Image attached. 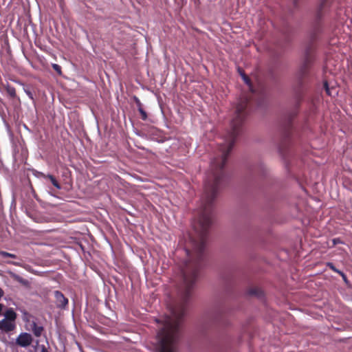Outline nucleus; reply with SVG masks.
I'll use <instances>...</instances> for the list:
<instances>
[{"label":"nucleus","instance_id":"nucleus-1","mask_svg":"<svg viewBox=\"0 0 352 352\" xmlns=\"http://www.w3.org/2000/svg\"><path fill=\"white\" fill-rule=\"evenodd\" d=\"M210 226H193L196 238H190L192 252L186 250L189 259L181 270V282L178 286V299L170 307V314L163 322V327L157 333V352H177L179 331L186 305L190 299L199 276L204 257V250Z\"/></svg>","mask_w":352,"mask_h":352},{"label":"nucleus","instance_id":"nucleus-2","mask_svg":"<svg viewBox=\"0 0 352 352\" xmlns=\"http://www.w3.org/2000/svg\"><path fill=\"white\" fill-rule=\"evenodd\" d=\"M331 3V0H320L315 16V21L313 29L311 32V36L314 38L317 34L322 31V27L320 24V20L322 19L323 12L327 9Z\"/></svg>","mask_w":352,"mask_h":352},{"label":"nucleus","instance_id":"nucleus-3","mask_svg":"<svg viewBox=\"0 0 352 352\" xmlns=\"http://www.w3.org/2000/svg\"><path fill=\"white\" fill-rule=\"evenodd\" d=\"M32 342V337L28 333H21L16 340V343L20 346L27 347Z\"/></svg>","mask_w":352,"mask_h":352},{"label":"nucleus","instance_id":"nucleus-4","mask_svg":"<svg viewBox=\"0 0 352 352\" xmlns=\"http://www.w3.org/2000/svg\"><path fill=\"white\" fill-rule=\"evenodd\" d=\"M54 297L57 307L65 309L68 304V299L65 297L63 294L61 292L56 290L54 292Z\"/></svg>","mask_w":352,"mask_h":352},{"label":"nucleus","instance_id":"nucleus-5","mask_svg":"<svg viewBox=\"0 0 352 352\" xmlns=\"http://www.w3.org/2000/svg\"><path fill=\"white\" fill-rule=\"evenodd\" d=\"M14 329V324L11 321L6 319L0 320V329L5 331L6 332H9L12 331Z\"/></svg>","mask_w":352,"mask_h":352},{"label":"nucleus","instance_id":"nucleus-6","mask_svg":"<svg viewBox=\"0 0 352 352\" xmlns=\"http://www.w3.org/2000/svg\"><path fill=\"white\" fill-rule=\"evenodd\" d=\"M10 276L15 281L19 283L23 286H24L27 288H29L30 287V283L28 280L25 279L23 277H21V276H19L15 273H13V272L10 273Z\"/></svg>","mask_w":352,"mask_h":352},{"label":"nucleus","instance_id":"nucleus-7","mask_svg":"<svg viewBox=\"0 0 352 352\" xmlns=\"http://www.w3.org/2000/svg\"><path fill=\"white\" fill-rule=\"evenodd\" d=\"M310 58L307 56L305 58V60L303 63V64L301 65L300 69H299V73H298V75H299V78H301L304 75L306 74L307 70H308V68H309V64H310Z\"/></svg>","mask_w":352,"mask_h":352},{"label":"nucleus","instance_id":"nucleus-8","mask_svg":"<svg viewBox=\"0 0 352 352\" xmlns=\"http://www.w3.org/2000/svg\"><path fill=\"white\" fill-rule=\"evenodd\" d=\"M32 331L34 335L38 338L41 336L43 331H44V328L43 326H38L35 321H32Z\"/></svg>","mask_w":352,"mask_h":352},{"label":"nucleus","instance_id":"nucleus-9","mask_svg":"<svg viewBox=\"0 0 352 352\" xmlns=\"http://www.w3.org/2000/svg\"><path fill=\"white\" fill-rule=\"evenodd\" d=\"M16 318V314L12 309H8L5 313V318L9 321H14Z\"/></svg>","mask_w":352,"mask_h":352},{"label":"nucleus","instance_id":"nucleus-10","mask_svg":"<svg viewBox=\"0 0 352 352\" xmlns=\"http://www.w3.org/2000/svg\"><path fill=\"white\" fill-rule=\"evenodd\" d=\"M248 293L250 295L256 296L258 298H261L263 296V291L257 287L250 289Z\"/></svg>","mask_w":352,"mask_h":352},{"label":"nucleus","instance_id":"nucleus-11","mask_svg":"<svg viewBox=\"0 0 352 352\" xmlns=\"http://www.w3.org/2000/svg\"><path fill=\"white\" fill-rule=\"evenodd\" d=\"M47 178H48L50 182H52V184L57 188V189H60L61 188V186L60 185V184L58 182V181L56 180V179L52 175H47Z\"/></svg>","mask_w":352,"mask_h":352},{"label":"nucleus","instance_id":"nucleus-12","mask_svg":"<svg viewBox=\"0 0 352 352\" xmlns=\"http://www.w3.org/2000/svg\"><path fill=\"white\" fill-rule=\"evenodd\" d=\"M7 93L9 94V96L12 98H15L16 96V89L13 87L8 86L6 88Z\"/></svg>","mask_w":352,"mask_h":352},{"label":"nucleus","instance_id":"nucleus-13","mask_svg":"<svg viewBox=\"0 0 352 352\" xmlns=\"http://www.w3.org/2000/svg\"><path fill=\"white\" fill-rule=\"evenodd\" d=\"M0 255L2 256L4 258H6V257H10V258H16V256L15 254H11V253H9V252H4V251H1L0 252Z\"/></svg>","mask_w":352,"mask_h":352},{"label":"nucleus","instance_id":"nucleus-14","mask_svg":"<svg viewBox=\"0 0 352 352\" xmlns=\"http://www.w3.org/2000/svg\"><path fill=\"white\" fill-rule=\"evenodd\" d=\"M138 111L140 112V113L141 115V118L143 120H146L147 119L148 116H147L146 112L144 110V109L143 108L138 109Z\"/></svg>","mask_w":352,"mask_h":352},{"label":"nucleus","instance_id":"nucleus-15","mask_svg":"<svg viewBox=\"0 0 352 352\" xmlns=\"http://www.w3.org/2000/svg\"><path fill=\"white\" fill-rule=\"evenodd\" d=\"M133 100L135 101V102L136 104L138 109L143 108L142 102H140V99L137 96H133Z\"/></svg>","mask_w":352,"mask_h":352},{"label":"nucleus","instance_id":"nucleus-16","mask_svg":"<svg viewBox=\"0 0 352 352\" xmlns=\"http://www.w3.org/2000/svg\"><path fill=\"white\" fill-rule=\"evenodd\" d=\"M52 68L58 74H61V67L58 64H52Z\"/></svg>","mask_w":352,"mask_h":352},{"label":"nucleus","instance_id":"nucleus-17","mask_svg":"<svg viewBox=\"0 0 352 352\" xmlns=\"http://www.w3.org/2000/svg\"><path fill=\"white\" fill-rule=\"evenodd\" d=\"M327 266H328L331 270H332L333 272H336L338 274V272H340V270H338L335 266L332 263H327Z\"/></svg>","mask_w":352,"mask_h":352},{"label":"nucleus","instance_id":"nucleus-18","mask_svg":"<svg viewBox=\"0 0 352 352\" xmlns=\"http://www.w3.org/2000/svg\"><path fill=\"white\" fill-rule=\"evenodd\" d=\"M240 73H241V75L242 78L244 80V82L247 85H250V80L249 79V78L244 73H242V72H240Z\"/></svg>","mask_w":352,"mask_h":352},{"label":"nucleus","instance_id":"nucleus-19","mask_svg":"<svg viewBox=\"0 0 352 352\" xmlns=\"http://www.w3.org/2000/svg\"><path fill=\"white\" fill-rule=\"evenodd\" d=\"M324 87L325 89V91L327 92V94L329 95V96H331L332 95V93L331 91H330V89L329 87V85H328V82L327 81L324 82Z\"/></svg>","mask_w":352,"mask_h":352},{"label":"nucleus","instance_id":"nucleus-20","mask_svg":"<svg viewBox=\"0 0 352 352\" xmlns=\"http://www.w3.org/2000/svg\"><path fill=\"white\" fill-rule=\"evenodd\" d=\"M34 175L37 177H44V178H47V175H45L44 173H41V172H39V171H37L36 170L34 173Z\"/></svg>","mask_w":352,"mask_h":352},{"label":"nucleus","instance_id":"nucleus-21","mask_svg":"<svg viewBox=\"0 0 352 352\" xmlns=\"http://www.w3.org/2000/svg\"><path fill=\"white\" fill-rule=\"evenodd\" d=\"M338 274H340L342 276V278L344 282L347 281V277L343 272H342V271L338 272Z\"/></svg>","mask_w":352,"mask_h":352},{"label":"nucleus","instance_id":"nucleus-22","mask_svg":"<svg viewBox=\"0 0 352 352\" xmlns=\"http://www.w3.org/2000/svg\"><path fill=\"white\" fill-rule=\"evenodd\" d=\"M26 94L29 96L30 98H33L32 94L30 91H25Z\"/></svg>","mask_w":352,"mask_h":352},{"label":"nucleus","instance_id":"nucleus-23","mask_svg":"<svg viewBox=\"0 0 352 352\" xmlns=\"http://www.w3.org/2000/svg\"><path fill=\"white\" fill-rule=\"evenodd\" d=\"M3 294H4L3 290L1 288H0V299L3 297Z\"/></svg>","mask_w":352,"mask_h":352},{"label":"nucleus","instance_id":"nucleus-24","mask_svg":"<svg viewBox=\"0 0 352 352\" xmlns=\"http://www.w3.org/2000/svg\"><path fill=\"white\" fill-rule=\"evenodd\" d=\"M41 352H48V351H47L46 348L44 346H43L42 349H41Z\"/></svg>","mask_w":352,"mask_h":352},{"label":"nucleus","instance_id":"nucleus-25","mask_svg":"<svg viewBox=\"0 0 352 352\" xmlns=\"http://www.w3.org/2000/svg\"><path fill=\"white\" fill-rule=\"evenodd\" d=\"M333 241L334 244H336L337 243H338L340 241V240H339V239H334L333 240Z\"/></svg>","mask_w":352,"mask_h":352},{"label":"nucleus","instance_id":"nucleus-26","mask_svg":"<svg viewBox=\"0 0 352 352\" xmlns=\"http://www.w3.org/2000/svg\"><path fill=\"white\" fill-rule=\"evenodd\" d=\"M3 307V305L0 304V314H1Z\"/></svg>","mask_w":352,"mask_h":352},{"label":"nucleus","instance_id":"nucleus-27","mask_svg":"<svg viewBox=\"0 0 352 352\" xmlns=\"http://www.w3.org/2000/svg\"><path fill=\"white\" fill-rule=\"evenodd\" d=\"M12 263L13 265H16V266H19V263L12 262Z\"/></svg>","mask_w":352,"mask_h":352}]
</instances>
